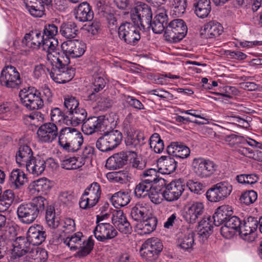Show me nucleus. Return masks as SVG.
I'll return each mask as SVG.
<instances>
[{
	"label": "nucleus",
	"mask_w": 262,
	"mask_h": 262,
	"mask_svg": "<svg viewBox=\"0 0 262 262\" xmlns=\"http://www.w3.org/2000/svg\"><path fill=\"white\" fill-rule=\"evenodd\" d=\"M37 136L39 142L50 143L58 137V143L63 150L68 152L77 151L81 147L83 138L81 133L74 127L62 128L59 133L57 125L47 122L41 125L37 129Z\"/></svg>",
	"instance_id": "nucleus-1"
},
{
	"label": "nucleus",
	"mask_w": 262,
	"mask_h": 262,
	"mask_svg": "<svg viewBox=\"0 0 262 262\" xmlns=\"http://www.w3.org/2000/svg\"><path fill=\"white\" fill-rule=\"evenodd\" d=\"M46 208L45 219L48 226L52 229L59 226L60 219L56 215L54 207L48 205V200L42 196L34 197L28 203H23L17 208V215L19 221L25 224H30L42 214Z\"/></svg>",
	"instance_id": "nucleus-2"
},
{
	"label": "nucleus",
	"mask_w": 262,
	"mask_h": 262,
	"mask_svg": "<svg viewBox=\"0 0 262 262\" xmlns=\"http://www.w3.org/2000/svg\"><path fill=\"white\" fill-rule=\"evenodd\" d=\"M21 103L29 110H39L43 106V102L48 103L52 102V94L51 90L45 86L41 94L34 88H29L28 90H21L19 93Z\"/></svg>",
	"instance_id": "nucleus-3"
},
{
	"label": "nucleus",
	"mask_w": 262,
	"mask_h": 262,
	"mask_svg": "<svg viewBox=\"0 0 262 262\" xmlns=\"http://www.w3.org/2000/svg\"><path fill=\"white\" fill-rule=\"evenodd\" d=\"M63 243L68 246L71 250L79 249L77 252V255L82 257L88 255L93 249L94 242L89 238L85 240L81 232H77L71 237H68L64 239Z\"/></svg>",
	"instance_id": "nucleus-4"
},
{
	"label": "nucleus",
	"mask_w": 262,
	"mask_h": 262,
	"mask_svg": "<svg viewBox=\"0 0 262 262\" xmlns=\"http://www.w3.org/2000/svg\"><path fill=\"white\" fill-rule=\"evenodd\" d=\"M104 135L96 142V147L101 151L106 152L116 148L122 140V133L118 130L104 132Z\"/></svg>",
	"instance_id": "nucleus-5"
},
{
	"label": "nucleus",
	"mask_w": 262,
	"mask_h": 262,
	"mask_svg": "<svg viewBox=\"0 0 262 262\" xmlns=\"http://www.w3.org/2000/svg\"><path fill=\"white\" fill-rule=\"evenodd\" d=\"M70 61L68 58L66 64L60 61L50 63L52 66L49 72L51 78L56 82L64 83L70 81L74 76L75 72L73 69H69L68 66Z\"/></svg>",
	"instance_id": "nucleus-6"
},
{
	"label": "nucleus",
	"mask_w": 262,
	"mask_h": 262,
	"mask_svg": "<svg viewBox=\"0 0 262 262\" xmlns=\"http://www.w3.org/2000/svg\"><path fill=\"white\" fill-rule=\"evenodd\" d=\"M119 38L125 43L135 46L141 38L140 29L139 25L130 23L122 24L118 29Z\"/></svg>",
	"instance_id": "nucleus-7"
},
{
	"label": "nucleus",
	"mask_w": 262,
	"mask_h": 262,
	"mask_svg": "<svg viewBox=\"0 0 262 262\" xmlns=\"http://www.w3.org/2000/svg\"><path fill=\"white\" fill-rule=\"evenodd\" d=\"M187 27L181 19H176L170 21L165 29L164 36L170 42H177L182 40L186 35Z\"/></svg>",
	"instance_id": "nucleus-8"
},
{
	"label": "nucleus",
	"mask_w": 262,
	"mask_h": 262,
	"mask_svg": "<svg viewBox=\"0 0 262 262\" xmlns=\"http://www.w3.org/2000/svg\"><path fill=\"white\" fill-rule=\"evenodd\" d=\"M163 247L160 239L157 237H151L143 243L139 252L142 258L147 261H152L158 258Z\"/></svg>",
	"instance_id": "nucleus-9"
},
{
	"label": "nucleus",
	"mask_w": 262,
	"mask_h": 262,
	"mask_svg": "<svg viewBox=\"0 0 262 262\" xmlns=\"http://www.w3.org/2000/svg\"><path fill=\"white\" fill-rule=\"evenodd\" d=\"M58 45V41L54 37H45L42 48L47 53V59L49 64L59 62V61L64 64L68 62V58L64 54L57 51Z\"/></svg>",
	"instance_id": "nucleus-10"
},
{
	"label": "nucleus",
	"mask_w": 262,
	"mask_h": 262,
	"mask_svg": "<svg viewBox=\"0 0 262 262\" xmlns=\"http://www.w3.org/2000/svg\"><path fill=\"white\" fill-rule=\"evenodd\" d=\"M130 18L134 24L140 25L143 29L145 26L148 25V22L152 19L151 9L147 5L141 2L137 3L136 6L130 11Z\"/></svg>",
	"instance_id": "nucleus-11"
},
{
	"label": "nucleus",
	"mask_w": 262,
	"mask_h": 262,
	"mask_svg": "<svg viewBox=\"0 0 262 262\" xmlns=\"http://www.w3.org/2000/svg\"><path fill=\"white\" fill-rule=\"evenodd\" d=\"M21 83L20 74L15 67L6 66L1 71L0 84L7 88L17 89Z\"/></svg>",
	"instance_id": "nucleus-12"
},
{
	"label": "nucleus",
	"mask_w": 262,
	"mask_h": 262,
	"mask_svg": "<svg viewBox=\"0 0 262 262\" xmlns=\"http://www.w3.org/2000/svg\"><path fill=\"white\" fill-rule=\"evenodd\" d=\"M101 193L100 185L93 182L88 187L82 194L79 202L81 208L86 209L93 207L98 202Z\"/></svg>",
	"instance_id": "nucleus-13"
},
{
	"label": "nucleus",
	"mask_w": 262,
	"mask_h": 262,
	"mask_svg": "<svg viewBox=\"0 0 262 262\" xmlns=\"http://www.w3.org/2000/svg\"><path fill=\"white\" fill-rule=\"evenodd\" d=\"M192 166L194 172L201 178L210 177L217 169V165L213 161L201 158H194Z\"/></svg>",
	"instance_id": "nucleus-14"
},
{
	"label": "nucleus",
	"mask_w": 262,
	"mask_h": 262,
	"mask_svg": "<svg viewBox=\"0 0 262 262\" xmlns=\"http://www.w3.org/2000/svg\"><path fill=\"white\" fill-rule=\"evenodd\" d=\"M109 121L104 116H92L87 119L82 125L83 133L87 135L108 129Z\"/></svg>",
	"instance_id": "nucleus-15"
},
{
	"label": "nucleus",
	"mask_w": 262,
	"mask_h": 262,
	"mask_svg": "<svg viewBox=\"0 0 262 262\" xmlns=\"http://www.w3.org/2000/svg\"><path fill=\"white\" fill-rule=\"evenodd\" d=\"M165 189L162 192L163 197L167 202L175 201L179 199L185 190V185L181 179L172 181L167 185L165 183Z\"/></svg>",
	"instance_id": "nucleus-16"
},
{
	"label": "nucleus",
	"mask_w": 262,
	"mask_h": 262,
	"mask_svg": "<svg viewBox=\"0 0 262 262\" xmlns=\"http://www.w3.org/2000/svg\"><path fill=\"white\" fill-rule=\"evenodd\" d=\"M62 53L70 59V57L77 58L81 57L85 52L86 45L79 40H72L64 42L62 46Z\"/></svg>",
	"instance_id": "nucleus-17"
},
{
	"label": "nucleus",
	"mask_w": 262,
	"mask_h": 262,
	"mask_svg": "<svg viewBox=\"0 0 262 262\" xmlns=\"http://www.w3.org/2000/svg\"><path fill=\"white\" fill-rule=\"evenodd\" d=\"M95 238L100 242H105L115 237L118 232L110 223H102L97 225L94 230Z\"/></svg>",
	"instance_id": "nucleus-18"
},
{
	"label": "nucleus",
	"mask_w": 262,
	"mask_h": 262,
	"mask_svg": "<svg viewBox=\"0 0 262 262\" xmlns=\"http://www.w3.org/2000/svg\"><path fill=\"white\" fill-rule=\"evenodd\" d=\"M136 156L134 151H121L109 157L105 163V167L110 170L121 168L126 164L129 156Z\"/></svg>",
	"instance_id": "nucleus-19"
},
{
	"label": "nucleus",
	"mask_w": 262,
	"mask_h": 262,
	"mask_svg": "<svg viewBox=\"0 0 262 262\" xmlns=\"http://www.w3.org/2000/svg\"><path fill=\"white\" fill-rule=\"evenodd\" d=\"M205 211L204 204L199 201L193 202L188 206L184 215L185 220L189 223L193 224L201 217Z\"/></svg>",
	"instance_id": "nucleus-20"
},
{
	"label": "nucleus",
	"mask_w": 262,
	"mask_h": 262,
	"mask_svg": "<svg viewBox=\"0 0 262 262\" xmlns=\"http://www.w3.org/2000/svg\"><path fill=\"white\" fill-rule=\"evenodd\" d=\"M223 32L222 25L214 20L205 24L203 29L201 30L200 34L202 37L207 39H215Z\"/></svg>",
	"instance_id": "nucleus-21"
},
{
	"label": "nucleus",
	"mask_w": 262,
	"mask_h": 262,
	"mask_svg": "<svg viewBox=\"0 0 262 262\" xmlns=\"http://www.w3.org/2000/svg\"><path fill=\"white\" fill-rule=\"evenodd\" d=\"M148 24L145 26V29L151 28L154 33L161 34L167 25V15L165 11L158 13L152 20L150 19V22H148Z\"/></svg>",
	"instance_id": "nucleus-22"
},
{
	"label": "nucleus",
	"mask_w": 262,
	"mask_h": 262,
	"mask_svg": "<svg viewBox=\"0 0 262 262\" xmlns=\"http://www.w3.org/2000/svg\"><path fill=\"white\" fill-rule=\"evenodd\" d=\"M45 37L37 31H32L26 34L22 39V43L26 47L37 49L42 47Z\"/></svg>",
	"instance_id": "nucleus-23"
},
{
	"label": "nucleus",
	"mask_w": 262,
	"mask_h": 262,
	"mask_svg": "<svg viewBox=\"0 0 262 262\" xmlns=\"http://www.w3.org/2000/svg\"><path fill=\"white\" fill-rule=\"evenodd\" d=\"M75 18L80 22L89 21L94 17V12L90 5L85 2L80 3L74 9Z\"/></svg>",
	"instance_id": "nucleus-24"
},
{
	"label": "nucleus",
	"mask_w": 262,
	"mask_h": 262,
	"mask_svg": "<svg viewBox=\"0 0 262 262\" xmlns=\"http://www.w3.org/2000/svg\"><path fill=\"white\" fill-rule=\"evenodd\" d=\"M34 157L30 147L24 145L19 147L16 154L15 159L16 163L19 167L25 168Z\"/></svg>",
	"instance_id": "nucleus-25"
},
{
	"label": "nucleus",
	"mask_w": 262,
	"mask_h": 262,
	"mask_svg": "<svg viewBox=\"0 0 262 262\" xmlns=\"http://www.w3.org/2000/svg\"><path fill=\"white\" fill-rule=\"evenodd\" d=\"M46 233L41 226L30 227L27 232V238L32 247L41 244L46 237Z\"/></svg>",
	"instance_id": "nucleus-26"
},
{
	"label": "nucleus",
	"mask_w": 262,
	"mask_h": 262,
	"mask_svg": "<svg viewBox=\"0 0 262 262\" xmlns=\"http://www.w3.org/2000/svg\"><path fill=\"white\" fill-rule=\"evenodd\" d=\"M26 174L21 169H13L10 173L9 183L10 187L13 189H20L27 182Z\"/></svg>",
	"instance_id": "nucleus-27"
},
{
	"label": "nucleus",
	"mask_w": 262,
	"mask_h": 262,
	"mask_svg": "<svg viewBox=\"0 0 262 262\" xmlns=\"http://www.w3.org/2000/svg\"><path fill=\"white\" fill-rule=\"evenodd\" d=\"M159 171L155 168H149L142 171L140 174L141 180L153 185L159 183L160 186L165 185V181L164 179L160 178Z\"/></svg>",
	"instance_id": "nucleus-28"
},
{
	"label": "nucleus",
	"mask_w": 262,
	"mask_h": 262,
	"mask_svg": "<svg viewBox=\"0 0 262 262\" xmlns=\"http://www.w3.org/2000/svg\"><path fill=\"white\" fill-rule=\"evenodd\" d=\"M167 152L177 158L185 159L190 155V149L181 143L172 142L167 147Z\"/></svg>",
	"instance_id": "nucleus-29"
},
{
	"label": "nucleus",
	"mask_w": 262,
	"mask_h": 262,
	"mask_svg": "<svg viewBox=\"0 0 262 262\" xmlns=\"http://www.w3.org/2000/svg\"><path fill=\"white\" fill-rule=\"evenodd\" d=\"M13 252L18 257L28 253L32 247L28 238L22 236L16 238L13 243Z\"/></svg>",
	"instance_id": "nucleus-30"
},
{
	"label": "nucleus",
	"mask_w": 262,
	"mask_h": 262,
	"mask_svg": "<svg viewBox=\"0 0 262 262\" xmlns=\"http://www.w3.org/2000/svg\"><path fill=\"white\" fill-rule=\"evenodd\" d=\"M232 215L231 207L228 205H223L219 207L212 216L214 225L216 226H220L223 223H225Z\"/></svg>",
	"instance_id": "nucleus-31"
},
{
	"label": "nucleus",
	"mask_w": 262,
	"mask_h": 262,
	"mask_svg": "<svg viewBox=\"0 0 262 262\" xmlns=\"http://www.w3.org/2000/svg\"><path fill=\"white\" fill-rule=\"evenodd\" d=\"M159 171L162 174H169L174 172L177 166V162L169 156L162 157L158 162Z\"/></svg>",
	"instance_id": "nucleus-32"
},
{
	"label": "nucleus",
	"mask_w": 262,
	"mask_h": 262,
	"mask_svg": "<svg viewBox=\"0 0 262 262\" xmlns=\"http://www.w3.org/2000/svg\"><path fill=\"white\" fill-rule=\"evenodd\" d=\"M149 211L150 207L148 204L140 202L132 208L130 216L135 221H141L147 216Z\"/></svg>",
	"instance_id": "nucleus-33"
},
{
	"label": "nucleus",
	"mask_w": 262,
	"mask_h": 262,
	"mask_svg": "<svg viewBox=\"0 0 262 262\" xmlns=\"http://www.w3.org/2000/svg\"><path fill=\"white\" fill-rule=\"evenodd\" d=\"M25 168L29 173L39 176L46 168L45 160L40 157H35Z\"/></svg>",
	"instance_id": "nucleus-34"
},
{
	"label": "nucleus",
	"mask_w": 262,
	"mask_h": 262,
	"mask_svg": "<svg viewBox=\"0 0 262 262\" xmlns=\"http://www.w3.org/2000/svg\"><path fill=\"white\" fill-rule=\"evenodd\" d=\"M195 233L191 231L179 237L177 242V246L184 251L191 252L195 244Z\"/></svg>",
	"instance_id": "nucleus-35"
},
{
	"label": "nucleus",
	"mask_w": 262,
	"mask_h": 262,
	"mask_svg": "<svg viewBox=\"0 0 262 262\" xmlns=\"http://www.w3.org/2000/svg\"><path fill=\"white\" fill-rule=\"evenodd\" d=\"M157 222L156 217H148L137 225V230L140 234H149L155 230Z\"/></svg>",
	"instance_id": "nucleus-36"
},
{
	"label": "nucleus",
	"mask_w": 262,
	"mask_h": 262,
	"mask_svg": "<svg viewBox=\"0 0 262 262\" xmlns=\"http://www.w3.org/2000/svg\"><path fill=\"white\" fill-rule=\"evenodd\" d=\"M130 200L129 193L124 191H119L115 193L111 198L112 204L116 208L127 205Z\"/></svg>",
	"instance_id": "nucleus-37"
},
{
	"label": "nucleus",
	"mask_w": 262,
	"mask_h": 262,
	"mask_svg": "<svg viewBox=\"0 0 262 262\" xmlns=\"http://www.w3.org/2000/svg\"><path fill=\"white\" fill-rule=\"evenodd\" d=\"M106 82L104 79L101 76L94 78L91 86V92L89 93L88 98L90 100H96L99 94V92L102 90L105 85Z\"/></svg>",
	"instance_id": "nucleus-38"
},
{
	"label": "nucleus",
	"mask_w": 262,
	"mask_h": 262,
	"mask_svg": "<svg viewBox=\"0 0 262 262\" xmlns=\"http://www.w3.org/2000/svg\"><path fill=\"white\" fill-rule=\"evenodd\" d=\"M69 114L71 115L70 117V125L73 126H76L83 123L86 120L88 115L85 110L79 106Z\"/></svg>",
	"instance_id": "nucleus-39"
},
{
	"label": "nucleus",
	"mask_w": 262,
	"mask_h": 262,
	"mask_svg": "<svg viewBox=\"0 0 262 262\" xmlns=\"http://www.w3.org/2000/svg\"><path fill=\"white\" fill-rule=\"evenodd\" d=\"M210 0H198L194 4L195 13L200 18L207 17L211 11Z\"/></svg>",
	"instance_id": "nucleus-40"
},
{
	"label": "nucleus",
	"mask_w": 262,
	"mask_h": 262,
	"mask_svg": "<svg viewBox=\"0 0 262 262\" xmlns=\"http://www.w3.org/2000/svg\"><path fill=\"white\" fill-rule=\"evenodd\" d=\"M212 217L210 216L204 217L199 222L198 225V231L200 236L207 237L211 233L213 228Z\"/></svg>",
	"instance_id": "nucleus-41"
},
{
	"label": "nucleus",
	"mask_w": 262,
	"mask_h": 262,
	"mask_svg": "<svg viewBox=\"0 0 262 262\" xmlns=\"http://www.w3.org/2000/svg\"><path fill=\"white\" fill-rule=\"evenodd\" d=\"M85 161L75 157H65L61 161V167L67 170L76 169L82 167Z\"/></svg>",
	"instance_id": "nucleus-42"
},
{
	"label": "nucleus",
	"mask_w": 262,
	"mask_h": 262,
	"mask_svg": "<svg viewBox=\"0 0 262 262\" xmlns=\"http://www.w3.org/2000/svg\"><path fill=\"white\" fill-rule=\"evenodd\" d=\"M77 27L76 24L72 21L63 23L60 27L61 34L68 39L75 38L77 35Z\"/></svg>",
	"instance_id": "nucleus-43"
},
{
	"label": "nucleus",
	"mask_w": 262,
	"mask_h": 262,
	"mask_svg": "<svg viewBox=\"0 0 262 262\" xmlns=\"http://www.w3.org/2000/svg\"><path fill=\"white\" fill-rule=\"evenodd\" d=\"M51 123L70 125V117L65 115L64 113L59 108H52L50 113Z\"/></svg>",
	"instance_id": "nucleus-44"
},
{
	"label": "nucleus",
	"mask_w": 262,
	"mask_h": 262,
	"mask_svg": "<svg viewBox=\"0 0 262 262\" xmlns=\"http://www.w3.org/2000/svg\"><path fill=\"white\" fill-rule=\"evenodd\" d=\"M27 256L34 261L32 262H45L48 258V253L43 249L32 247Z\"/></svg>",
	"instance_id": "nucleus-45"
},
{
	"label": "nucleus",
	"mask_w": 262,
	"mask_h": 262,
	"mask_svg": "<svg viewBox=\"0 0 262 262\" xmlns=\"http://www.w3.org/2000/svg\"><path fill=\"white\" fill-rule=\"evenodd\" d=\"M149 145L151 149L157 154L161 153L164 149L163 141L161 139L159 134L154 133L150 137Z\"/></svg>",
	"instance_id": "nucleus-46"
},
{
	"label": "nucleus",
	"mask_w": 262,
	"mask_h": 262,
	"mask_svg": "<svg viewBox=\"0 0 262 262\" xmlns=\"http://www.w3.org/2000/svg\"><path fill=\"white\" fill-rule=\"evenodd\" d=\"M153 185L148 183L147 182L141 180V181L136 185L135 189V194L138 198H144L152 190Z\"/></svg>",
	"instance_id": "nucleus-47"
},
{
	"label": "nucleus",
	"mask_w": 262,
	"mask_h": 262,
	"mask_svg": "<svg viewBox=\"0 0 262 262\" xmlns=\"http://www.w3.org/2000/svg\"><path fill=\"white\" fill-rule=\"evenodd\" d=\"M170 3L176 15L181 16L186 11L187 0H171Z\"/></svg>",
	"instance_id": "nucleus-48"
},
{
	"label": "nucleus",
	"mask_w": 262,
	"mask_h": 262,
	"mask_svg": "<svg viewBox=\"0 0 262 262\" xmlns=\"http://www.w3.org/2000/svg\"><path fill=\"white\" fill-rule=\"evenodd\" d=\"M48 187L49 185L46 179H39L31 182L29 188L31 191L39 193L45 191Z\"/></svg>",
	"instance_id": "nucleus-49"
},
{
	"label": "nucleus",
	"mask_w": 262,
	"mask_h": 262,
	"mask_svg": "<svg viewBox=\"0 0 262 262\" xmlns=\"http://www.w3.org/2000/svg\"><path fill=\"white\" fill-rule=\"evenodd\" d=\"M58 228L62 232L70 233L76 229L75 221L71 218H65L60 222Z\"/></svg>",
	"instance_id": "nucleus-50"
},
{
	"label": "nucleus",
	"mask_w": 262,
	"mask_h": 262,
	"mask_svg": "<svg viewBox=\"0 0 262 262\" xmlns=\"http://www.w3.org/2000/svg\"><path fill=\"white\" fill-rule=\"evenodd\" d=\"M108 179L114 182L123 184L128 181V174L124 171L109 172L107 174Z\"/></svg>",
	"instance_id": "nucleus-51"
},
{
	"label": "nucleus",
	"mask_w": 262,
	"mask_h": 262,
	"mask_svg": "<svg viewBox=\"0 0 262 262\" xmlns=\"http://www.w3.org/2000/svg\"><path fill=\"white\" fill-rule=\"evenodd\" d=\"M206 195L208 200L211 202H217L224 200L217 187L216 186V184L212 186L207 191Z\"/></svg>",
	"instance_id": "nucleus-52"
},
{
	"label": "nucleus",
	"mask_w": 262,
	"mask_h": 262,
	"mask_svg": "<svg viewBox=\"0 0 262 262\" xmlns=\"http://www.w3.org/2000/svg\"><path fill=\"white\" fill-rule=\"evenodd\" d=\"M46 5L37 4L30 7L26 8L29 13L34 17H41L45 14Z\"/></svg>",
	"instance_id": "nucleus-53"
},
{
	"label": "nucleus",
	"mask_w": 262,
	"mask_h": 262,
	"mask_svg": "<svg viewBox=\"0 0 262 262\" xmlns=\"http://www.w3.org/2000/svg\"><path fill=\"white\" fill-rule=\"evenodd\" d=\"M257 198V194L254 190H249L244 192L240 197V201L242 203L246 205H249L253 203Z\"/></svg>",
	"instance_id": "nucleus-54"
},
{
	"label": "nucleus",
	"mask_w": 262,
	"mask_h": 262,
	"mask_svg": "<svg viewBox=\"0 0 262 262\" xmlns=\"http://www.w3.org/2000/svg\"><path fill=\"white\" fill-rule=\"evenodd\" d=\"M220 193L224 200L227 198L232 191V185L227 181H223L216 184Z\"/></svg>",
	"instance_id": "nucleus-55"
},
{
	"label": "nucleus",
	"mask_w": 262,
	"mask_h": 262,
	"mask_svg": "<svg viewBox=\"0 0 262 262\" xmlns=\"http://www.w3.org/2000/svg\"><path fill=\"white\" fill-rule=\"evenodd\" d=\"M79 101L72 96H66L64 97V106L69 111V114L79 106Z\"/></svg>",
	"instance_id": "nucleus-56"
},
{
	"label": "nucleus",
	"mask_w": 262,
	"mask_h": 262,
	"mask_svg": "<svg viewBox=\"0 0 262 262\" xmlns=\"http://www.w3.org/2000/svg\"><path fill=\"white\" fill-rule=\"evenodd\" d=\"M239 233L241 237L244 240L248 242H251L254 239L253 236L254 231L252 229L246 227V224L244 223L243 225H241Z\"/></svg>",
	"instance_id": "nucleus-57"
},
{
	"label": "nucleus",
	"mask_w": 262,
	"mask_h": 262,
	"mask_svg": "<svg viewBox=\"0 0 262 262\" xmlns=\"http://www.w3.org/2000/svg\"><path fill=\"white\" fill-rule=\"evenodd\" d=\"M226 141L230 146L236 147L239 144L245 143V139L242 136L231 134L226 137Z\"/></svg>",
	"instance_id": "nucleus-58"
},
{
	"label": "nucleus",
	"mask_w": 262,
	"mask_h": 262,
	"mask_svg": "<svg viewBox=\"0 0 262 262\" xmlns=\"http://www.w3.org/2000/svg\"><path fill=\"white\" fill-rule=\"evenodd\" d=\"M148 198L150 201L155 204H159L161 203L163 200L162 192H160L155 189H152L148 194Z\"/></svg>",
	"instance_id": "nucleus-59"
},
{
	"label": "nucleus",
	"mask_w": 262,
	"mask_h": 262,
	"mask_svg": "<svg viewBox=\"0 0 262 262\" xmlns=\"http://www.w3.org/2000/svg\"><path fill=\"white\" fill-rule=\"evenodd\" d=\"M125 101L130 106L136 110H142L145 109L144 105L141 101L133 96H125Z\"/></svg>",
	"instance_id": "nucleus-60"
},
{
	"label": "nucleus",
	"mask_w": 262,
	"mask_h": 262,
	"mask_svg": "<svg viewBox=\"0 0 262 262\" xmlns=\"http://www.w3.org/2000/svg\"><path fill=\"white\" fill-rule=\"evenodd\" d=\"M126 219L123 212L121 210H115L112 215V223L116 227L123 222V220Z\"/></svg>",
	"instance_id": "nucleus-61"
},
{
	"label": "nucleus",
	"mask_w": 262,
	"mask_h": 262,
	"mask_svg": "<svg viewBox=\"0 0 262 262\" xmlns=\"http://www.w3.org/2000/svg\"><path fill=\"white\" fill-rule=\"evenodd\" d=\"M58 27L54 24H48L45 26L43 34L46 38L54 37L58 33Z\"/></svg>",
	"instance_id": "nucleus-62"
},
{
	"label": "nucleus",
	"mask_w": 262,
	"mask_h": 262,
	"mask_svg": "<svg viewBox=\"0 0 262 262\" xmlns=\"http://www.w3.org/2000/svg\"><path fill=\"white\" fill-rule=\"evenodd\" d=\"M225 224L229 226V227H232L234 230L236 231L238 228L239 229L242 223L240 219L238 217L235 216H231L226 221Z\"/></svg>",
	"instance_id": "nucleus-63"
},
{
	"label": "nucleus",
	"mask_w": 262,
	"mask_h": 262,
	"mask_svg": "<svg viewBox=\"0 0 262 262\" xmlns=\"http://www.w3.org/2000/svg\"><path fill=\"white\" fill-rule=\"evenodd\" d=\"M187 186L188 187L189 190L194 193L200 194L203 192V185L200 182L190 181L187 183Z\"/></svg>",
	"instance_id": "nucleus-64"
}]
</instances>
